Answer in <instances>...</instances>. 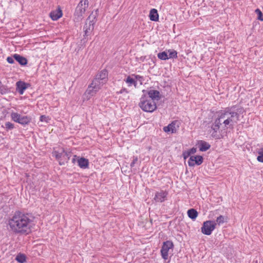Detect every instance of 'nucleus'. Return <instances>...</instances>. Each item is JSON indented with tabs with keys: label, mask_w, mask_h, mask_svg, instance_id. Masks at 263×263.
<instances>
[{
	"label": "nucleus",
	"mask_w": 263,
	"mask_h": 263,
	"mask_svg": "<svg viewBox=\"0 0 263 263\" xmlns=\"http://www.w3.org/2000/svg\"><path fill=\"white\" fill-rule=\"evenodd\" d=\"M203 159L201 156H192L189 158L188 164L190 166H194L195 164L199 165L203 162Z\"/></svg>",
	"instance_id": "obj_10"
},
{
	"label": "nucleus",
	"mask_w": 263,
	"mask_h": 263,
	"mask_svg": "<svg viewBox=\"0 0 263 263\" xmlns=\"http://www.w3.org/2000/svg\"><path fill=\"white\" fill-rule=\"evenodd\" d=\"M29 86V84L22 81H18L16 83V90L20 95H23Z\"/></svg>",
	"instance_id": "obj_12"
},
{
	"label": "nucleus",
	"mask_w": 263,
	"mask_h": 263,
	"mask_svg": "<svg viewBox=\"0 0 263 263\" xmlns=\"http://www.w3.org/2000/svg\"><path fill=\"white\" fill-rule=\"evenodd\" d=\"M14 127V124L10 122H6L5 124V128L7 131L12 130Z\"/></svg>",
	"instance_id": "obj_28"
},
{
	"label": "nucleus",
	"mask_w": 263,
	"mask_h": 263,
	"mask_svg": "<svg viewBox=\"0 0 263 263\" xmlns=\"http://www.w3.org/2000/svg\"><path fill=\"white\" fill-rule=\"evenodd\" d=\"M88 0H81L77 6L74 13V19L77 22L81 21L83 18L86 8L88 7Z\"/></svg>",
	"instance_id": "obj_5"
},
{
	"label": "nucleus",
	"mask_w": 263,
	"mask_h": 263,
	"mask_svg": "<svg viewBox=\"0 0 263 263\" xmlns=\"http://www.w3.org/2000/svg\"><path fill=\"white\" fill-rule=\"evenodd\" d=\"M13 58L21 66H25L28 63L27 59L20 54H14Z\"/></svg>",
	"instance_id": "obj_16"
},
{
	"label": "nucleus",
	"mask_w": 263,
	"mask_h": 263,
	"mask_svg": "<svg viewBox=\"0 0 263 263\" xmlns=\"http://www.w3.org/2000/svg\"><path fill=\"white\" fill-rule=\"evenodd\" d=\"M123 92L128 93V90H127V89H126V88H122V89L120 90V91L119 92H118V93H123Z\"/></svg>",
	"instance_id": "obj_37"
},
{
	"label": "nucleus",
	"mask_w": 263,
	"mask_h": 263,
	"mask_svg": "<svg viewBox=\"0 0 263 263\" xmlns=\"http://www.w3.org/2000/svg\"><path fill=\"white\" fill-rule=\"evenodd\" d=\"M62 11L60 7L50 13V17L53 21H57L62 16Z\"/></svg>",
	"instance_id": "obj_14"
},
{
	"label": "nucleus",
	"mask_w": 263,
	"mask_h": 263,
	"mask_svg": "<svg viewBox=\"0 0 263 263\" xmlns=\"http://www.w3.org/2000/svg\"><path fill=\"white\" fill-rule=\"evenodd\" d=\"M10 117L12 121L24 126L29 124L32 120L30 116H21V114L14 111L11 112Z\"/></svg>",
	"instance_id": "obj_7"
},
{
	"label": "nucleus",
	"mask_w": 263,
	"mask_h": 263,
	"mask_svg": "<svg viewBox=\"0 0 263 263\" xmlns=\"http://www.w3.org/2000/svg\"><path fill=\"white\" fill-rule=\"evenodd\" d=\"M133 76H134L135 77V79L136 80V81H139L141 82V84H142V82L143 80V78L142 76H139V75H136V74H133Z\"/></svg>",
	"instance_id": "obj_32"
},
{
	"label": "nucleus",
	"mask_w": 263,
	"mask_h": 263,
	"mask_svg": "<svg viewBox=\"0 0 263 263\" xmlns=\"http://www.w3.org/2000/svg\"><path fill=\"white\" fill-rule=\"evenodd\" d=\"M224 220L225 217L223 216L220 215L217 218L216 223L220 225L224 223Z\"/></svg>",
	"instance_id": "obj_31"
},
{
	"label": "nucleus",
	"mask_w": 263,
	"mask_h": 263,
	"mask_svg": "<svg viewBox=\"0 0 263 263\" xmlns=\"http://www.w3.org/2000/svg\"><path fill=\"white\" fill-rule=\"evenodd\" d=\"M197 151V149L195 147H193L190 149L183 152L182 156L184 159H187L191 154H195Z\"/></svg>",
	"instance_id": "obj_21"
},
{
	"label": "nucleus",
	"mask_w": 263,
	"mask_h": 263,
	"mask_svg": "<svg viewBox=\"0 0 263 263\" xmlns=\"http://www.w3.org/2000/svg\"><path fill=\"white\" fill-rule=\"evenodd\" d=\"M188 216L192 220H195L198 216V212L194 209H190L187 211Z\"/></svg>",
	"instance_id": "obj_22"
},
{
	"label": "nucleus",
	"mask_w": 263,
	"mask_h": 263,
	"mask_svg": "<svg viewBox=\"0 0 263 263\" xmlns=\"http://www.w3.org/2000/svg\"><path fill=\"white\" fill-rule=\"evenodd\" d=\"M77 163L78 166L81 168L86 169L88 167L89 161L86 158L79 157L77 160Z\"/></svg>",
	"instance_id": "obj_15"
},
{
	"label": "nucleus",
	"mask_w": 263,
	"mask_h": 263,
	"mask_svg": "<svg viewBox=\"0 0 263 263\" xmlns=\"http://www.w3.org/2000/svg\"><path fill=\"white\" fill-rule=\"evenodd\" d=\"M211 147L210 144L203 141H201L199 145V150L201 152H205L208 150Z\"/></svg>",
	"instance_id": "obj_20"
},
{
	"label": "nucleus",
	"mask_w": 263,
	"mask_h": 263,
	"mask_svg": "<svg viewBox=\"0 0 263 263\" xmlns=\"http://www.w3.org/2000/svg\"><path fill=\"white\" fill-rule=\"evenodd\" d=\"M97 11L98 10H97L95 13L92 12V13L89 15L86 21L85 25L83 27L85 36H88L90 35L94 29V25L96 22Z\"/></svg>",
	"instance_id": "obj_6"
},
{
	"label": "nucleus",
	"mask_w": 263,
	"mask_h": 263,
	"mask_svg": "<svg viewBox=\"0 0 263 263\" xmlns=\"http://www.w3.org/2000/svg\"><path fill=\"white\" fill-rule=\"evenodd\" d=\"M138 161V158L137 157H134L133 161L130 164V166L132 167H134L135 165V164Z\"/></svg>",
	"instance_id": "obj_34"
},
{
	"label": "nucleus",
	"mask_w": 263,
	"mask_h": 263,
	"mask_svg": "<svg viewBox=\"0 0 263 263\" xmlns=\"http://www.w3.org/2000/svg\"><path fill=\"white\" fill-rule=\"evenodd\" d=\"M158 58L161 60H166L168 59V55L167 52L164 51L161 52H159L157 54Z\"/></svg>",
	"instance_id": "obj_25"
},
{
	"label": "nucleus",
	"mask_w": 263,
	"mask_h": 263,
	"mask_svg": "<svg viewBox=\"0 0 263 263\" xmlns=\"http://www.w3.org/2000/svg\"><path fill=\"white\" fill-rule=\"evenodd\" d=\"M125 81L128 84V86H131L133 85L135 87H137V83L135 79H133L130 76L127 77Z\"/></svg>",
	"instance_id": "obj_23"
},
{
	"label": "nucleus",
	"mask_w": 263,
	"mask_h": 263,
	"mask_svg": "<svg viewBox=\"0 0 263 263\" xmlns=\"http://www.w3.org/2000/svg\"><path fill=\"white\" fill-rule=\"evenodd\" d=\"M143 92L144 94H147L148 97L150 98V100H152L153 101H154V100L159 101L161 99V95L160 92L158 90H150L147 91L145 90H143Z\"/></svg>",
	"instance_id": "obj_11"
},
{
	"label": "nucleus",
	"mask_w": 263,
	"mask_h": 263,
	"mask_svg": "<svg viewBox=\"0 0 263 263\" xmlns=\"http://www.w3.org/2000/svg\"><path fill=\"white\" fill-rule=\"evenodd\" d=\"M255 12L257 14V19L263 21V14L259 9L255 10Z\"/></svg>",
	"instance_id": "obj_30"
},
{
	"label": "nucleus",
	"mask_w": 263,
	"mask_h": 263,
	"mask_svg": "<svg viewBox=\"0 0 263 263\" xmlns=\"http://www.w3.org/2000/svg\"><path fill=\"white\" fill-rule=\"evenodd\" d=\"M139 106L143 111L149 112L154 111L157 108L156 103L150 99H147L145 93L141 98Z\"/></svg>",
	"instance_id": "obj_4"
},
{
	"label": "nucleus",
	"mask_w": 263,
	"mask_h": 263,
	"mask_svg": "<svg viewBox=\"0 0 263 263\" xmlns=\"http://www.w3.org/2000/svg\"><path fill=\"white\" fill-rule=\"evenodd\" d=\"M216 226V223L215 221L207 220L204 221L201 228V232L205 235H210L215 229Z\"/></svg>",
	"instance_id": "obj_8"
},
{
	"label": "nucleus",
	"mask_w": 263,
	"mask_h": 263,
	"mask_svg": "<svg viewBox=\"0 0 263 263\" xmlns=\"http://www.w3.org/2000/svg\"><path fill=\"white\" fill-rule=\"evenodd\" d=\"M108 72L104 69L100 71L92 81L86 90V92L91 96H95L101 87L107 82Z\"/></svg>",
	"instance_id": "obj_3"
},
{
	"label": "nucleus",
	"mask_w": 263,
	"mask_h": 263,
	"mask_svg": "<svg viewBox=\"0 0 263 263\" xmlns=\"http://www.w3.org/2000/svg\"><path fill=\"white\" fill-rule=\"evenodd\" d=\"M63 160L65 161V163L68 162V161L69 160L71 154L69 152H67L65 151L64 149H63Z\"/></svg>",
	"instance_id": "obj_26"
},
{
	"label": "nucleus",
	"mask_w": 263,
	"mask_h": 263,
	"mask_svg": "<svg viewBox=\"0 0 263 263\" xmlns=\"http://www.w3.org/2000/svg\"><path fill=\"white\" fill-rule=\"evenodd\" d=\"M167 53H168V59L177 58V52L175 50L169 49L167 50Z\"/></svg>",
	"instance_id": "obj_27"
},
{
	"label": "nucleus",
	"mask_w": 263,
	"mask_h": 263,
	"mask_svg": "<svg viewBox=\"0 0 263 263\" xmlns=\"http://www.w3.org/2000/svg\"><path fill=\"white\" fill-rule=\"evenodd\" d=\"M149 19L152 21L156 22L159 20V15L158 11L156 9H152L151 10L149 14Z\"/></svg>",
	"instance_id": "obj_18"
},
{
	"label": "nucleus",
	"mask_w": 263,
	"mask_h": 263,
	"mask_svg": "<svg viewBox=\"0 0 263 263\" xmlns=\"http://www.w3.org/2000/svg\"><path fill=\"white\" fill-rule=\"evenodd\" d=\"M167 195V193L165 191L161 190L157 192L155 195L154 200L156 202H162L165 200Z\"/></svg>",
	"instance_id": "obj_13"
},
{
	"label": "nucleus",
	"mask_w": 263,
	"mask_h": 263,
	"mask_svg": "<svg viewBox=\"0 0 263 263\" xmlns=\"http://www.w3.org/2000/svg\"><path fill=\"white\" fill-rule=\"evenodd\" d=\"M14 58H13V56L12 57H8L7 58V61L10 63V64H13L14 63Z\"/></svg>",
	"instance_id": "obj_33"
},
{
	"label": "nucleus",
	"mask_w": 263,
	"mask_h": 263,
	"mask_svg": "<svg viewBox=\"0 0 263 263\" xmlns=\"http://www.w3.org/2000/svg\"><path fill=\"white\" fill-rule=\"evenodd\" d=\"M176 122H173L172 123L170 124L168 126H165L163 128V130L165 132H171L172 133H176L177 130V128L175 127Z\"/></svg>",
	"instance_id": "obj_19"
},
{
	"label": "nucleus",
	"mask_w": 263,
	"mask_h": 263,
	"mask_svg": "<svg viewBox=\"0 0 263 263\" xmlns=\"http://www.w3.org/2000/svg\"><path fill=\"white\" fill-rule=\"evenodd\" d=\"M79 158V156H77V155H74L73 158L72 159V163H75L76 162H77V160Z\"/></svg>",
	"instance_id": "obj_35"
},
{
	"label": "nucleus",
	"mask_w": 263,
	"mask_h": 263,
	"mask_svg": "<svg viewBox=\"0 0 263 263\" xmlns=\"http://www.w3.org/2000/svg\"><path fill=\"white\" fill-rule=\"evenodd\" d=\"M174 245L171 241H166L163 242L161 249V254L162 257L166 260L168 258V252L170 249H172Z\"/></svg>",
	"instance_id": "obj_9"
},
{
	"label": "nucleus",
	"mask_w": 263,
	"mask_h": 263,
	"mask_svg": "<svg viewBox=\"0 0 263 263\" xmlns=\"http://www.w3.org/2000/svg\"><path fill=\"white\" fill-rule=\"evenodd\" d=\"M32 222L30 214L17 211L8 220L11 231L14 234L27 235L31 231Z\"/></svg>",
	"instance_id": "obj_2"
},
{
	"label": "nucleus",
	"mask_w": 263,
	"mask_h": 263,
	"mask_svg": "<svg viewBox=\"0 0 263 263\" xmlns=\"http://www.w3.org/2000/svg\"><path fill=\"white\" fill-rule=\"evenodd\" d=\"M242 109L241 108L234 107L227 108L218 113L217 118L212 124L211 128L213 130L212 136L215 139L219 138L217 132L221 128V130H225L229 128H233L234 124L239 120L240 114Z\"/></svg>",
	"instance_id": "obj_1"
},
{
	"label": "nucleus",
	"mask_w": 263,
	"mask_h": 263,
	"mask_svg": "<svg viewBox=\"0 0 263 263\" xmlns=\"http://www.w3.org/2000/svg\"><path fill=\"white\" fill-rule=\"evenodd\" d=\"M259 156L257 157V159L259 162L263 163V148L259 149L258 152Z\"/></svg>",
	"instance_id": "obj_29"
},
{
	"label": "nucleus",
	"mask_w": 263,
	"mask_h": 263,
	"mask_svg": "<svg viewBox=\"0 0 263 263\" xmlns=\"http://www.w3.org/2000/svg\"><path fill=\"white\" fill-rule=\"evenodd\" d=\"M53 155L55 156V158L59 161V164L60 165H63L65 164V161L63 160V150L61 152H59L58 151H54L53 153Z\"/></svg>",
	"instance_id": "obj_17"
},
{
	"label": "nucleus",
	"mask_w": 263,
	"mask_h": 263,
	"mask_svg": "<svg viewBox=\"0 0 263 263\" xmlns=\"http://www.w3.org/2000/svg\"><path fill=\"white\" fill-rule=\"evenodd\" d=\"M15 259L19 263H24L26 261V257L25 255L20 253L16 256Z\"/></svg>",
	"instance_id": "obj_24"
},
{
	"label": "nucleus",
	"mask_w": 263,
	"mask_h": 263,
	"mask_svg": "<svg viewBox=\"0 0 263 263\" xmlns=\"http://www.w3.org/2000/svg\"><path fill=\"white\" fill-rule=\"evenodd\" d=\"M47 117L44 115H42L40 117V121H42V122H43V121L47 122Z\"/></svg>",
	"instance_id": "obj_36"
},
{
	"label": "nucleus",
	"mask_w": 263,
	"mask_h": 263,
	"mask_svg": "<svg viewBox=\"0 0 263 263\" xmlns=\"http://www.w3.org/2000/svg\"><path fill=\"white\" fill-rule=\"evenodd\" d=\"M262 148H263V147H262Z\"/></svg>",
	"instance_id": "obj_38"
}]
</instances>
